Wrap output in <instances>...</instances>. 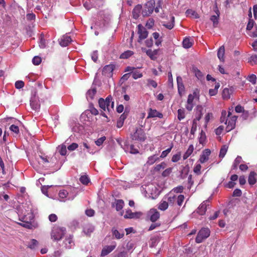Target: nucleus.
<instances>
[{"label":"nucleus","mask_w":257,"mask_h":257,"mask_svg":"<svg viewBox=\"0 0 257 257\" xmlns=\"http://www.w3.org/2000/svg\"><path fill=\"white\" fill-rule=\"evenodd\" d=\"M193 45V41L189 38H186L183 41V46L185 48H189Z\"/></svg>","instance_id":"28"},{"label":"nucleus","mask_w":257,"mask_h":257,"mask_svg":"<svg viewBox=\"0 0 257 257\" xmlns=\"http://www.w3.org/2000/svg\"><path fill=\"white\" fill-rule=\"evenodd\" d=\"M132 139L133 140L143 142L146 139V134L142 129L137 128L136 132L132 135Z\"/></svg>","instance_id":"6"},{"label":"nucleus","mask_w":257,"mask_h":257,"mask_svg":"<svg viewBox=\"0 0 257 257\" xmlns=\"http://www.w3.org/2000/svg\"><path fill=\"white\" fill-rule=\"evenodd\" d=\"M41 61V58L39 56H35L32 60L33 63L35 65H39Z\"/></svg>","instance_id":"54"},{"label":"nucleus","mask_w":257,"mask_h":257,"mask_svg":"<svg viewBox=\"0 0 257 257\" xmlns=\"http://www.w3.org/2000/svg\"><path fill=\"white\" fill-rule=\"evenodd\" d=\"M242 158L240 156H238L234 160L232 166V169L233 170L236 169L238 165L241 162Z\"/></svg>","instance_id":"32"},{"label":"nucleus","mask_w":257,"mask_h":257,"mask_svg":"<svg viewBox=\"0 0 257 257\" xmlns=\"http://www.w3.org/2000/svg\"><path fill=\"white\" fill-rule=\"evenodd\" d=\"M193 71L196 76V77L199 79H201L203 75L202 74V73L196 67H193Z\"/></svg>","instance_id":"44"},{"label":"nucleus","mask_w":257,"mask_h":257,"mask_svg":"<svg viewBox=\"0 0 257 257\" xmlns=\"http://www.w3.org/2000/svg\"><path fill=\"white\" fill-rule=\"evenodd\" d=\"M256 76L255 75L252 74L250 75H249L247 77V80L252 83L253 84H255L256 83Z\"/></svg>","instance_id":"51"},{"label":"nucleus","mask_w":257,"mask_h":257,"mask_svg":"<svg viewBox=\"0 0 257 257\" xmlns=\"http://www.w3.org/2000/svg\"><path fill=\"white\" fill-rule=\"evenodd\" d=\"M79 180L80 182L84 185H87L90 182L88 177L86 175H82L80 177Z\"/></svg>","instance_id":"41"},{"label":"nucleus","mask_w":257,"mask_h":257,"mask_svg":"<svg viewBox=\"0 0 257 257\" xmlns=\"http://www.w3.org/2000/svg\"><path fill=\"white\" fill-rule=\"evenodd\" d=\"M24 86V82L23 81H17L15 83V87L17 89H21Z\"/></svg>","instance_id":"61"},{"label":"nucleus","mask_w":257,"mask_h":257,"mask_svg":"<svg viewBox=\"0 0 257 257\" xmlns=\"http://www.w3.org/2000/svg\"><path fill=\"white\" fill-rule=\"evenodd\" d=\"M186 14L187 17H192L195 19H198L199 18V16L197 12L192 9H188L186 11Z\"/></svg>","instance_id":"25"},{"label":"nucleus","mask_w":257,"mask_h":257,"mask_svg":"<svg viewBox=\"0 0 257 257\" xmlns=\"http://www.w3.org/2000/svg\"><path fill=\"white\" fill-rule=\"evenodd\" d=\"M210 230L208 228H202L198 233L195 241L198 243L202 242L204 239L210 235Z\"/></svg>","instance_id":"4"},{"label":"nucleus","mask_w":257,"mask_h":257,"mask_svg":"<svg viewBox=\"0 0 257 257\" xmlns=\"http://www.w3.org/2000/svg\"><path fill=\"white\" fill-rule=\"evenodd\" d=\"M59 153L62 156H65L67 153L66 146L63 144L58 147Z\"/></svg>","instance_id":"40"},{"label":"nucleus","mask_w":257,"mask_h":257,"mask_svg":"<svg viewBox=\"0 0 257 257\" xmlns=\"http://www.w3.org/2000/svg\"><path fill=\"white\" fill-rule=\"evenodd\" d=\"M181 152H178L177 154L174 155L171 159V161L172 162L176 163L179 161L181 159Z\"/></svg>","instance_id":"46"},{"label":"nucleus","mask_w":257,"mask_h":257,"mask_svg":"<svg viewBox=\"0 0 257 257\" xmlns=\"http://www.w3.org/2000/svg\"><path fill=\"white\" fill-rule=\"evenodd\" d=\"M184 187L182 186H179L173 189L172 191L176 193H182L183 191Z\"/></svg>","instance_id":"60"},{"label":"nucleus","mask_w":257,"mask_h":257,"mask_svg":"<svg viewBox=\"0 0 257 257\" xmlns=\"http://www.w3.org/2000/svg\"><path fill=\"white\" fill-rule=\"evenodd\" d=\"M173 147V145L172 144L169 148H168L167 150L162 152V153L160 156V157L162 158L166 157L168 155V154L171 152Z\"/></svg>","instance_id":"47"},{"label":"nucleus","mask_w":257,"mask_h":257,"mask_svg":"<svg viewBox=\"0 0 257 257\" xmlns=\"http://www.w3.org/2000/svg\"><path fill=\"white\" fill-rule=\"evenodd\" d=\"M134 54V52L131 50H127L122 53L120 56L121 59H127Z\"/></svg>","instance_id":"31"},{"label":"nucleus","mask_w":257,"mask_h":257,"mask_svg":"<svg viewBox=\"0 0 257 257\" xmlns=\"http://www.w3.org/2000/svg\"><path fill=\"white\" fill-rule=\"evenodd\" d=\"M162 25L169 30L172 29L175 26V17L173 16L171 17V22L166 23L165 22H162Z\"/></svg>","instance_id":"21"},{"label":"nucleus","mask_w":257,"mask_h":257,"mask_svg":"<svg viewBox=\"0 0 257 257\" xmlns=\"http://www.w3.org/2000/svg\"><path fill=\"white\" fill-rule=\"evenodd\" d=\"M254 24V21L251 19H249L246 26V30H251L253 27Z\"/></svg>","instance_id":"55"},{"label":"nucleus","mask_w":257,"mask_h":257,"mask_svg":"<svg viewBox=\"0 0 257 257\" xmlns=\"http://www.w3.org/2000/svg\"><path fill=\"white\" fill-rule=\"evenodd\" d=\"M256 176L257 174L255 172L251 171L250 172L248 177V182L250 185L252 186L256 183Z\"/></svg>","instance_id":"17"},{"label":"nucleus","mask_w":257,"mask_h":257,"mask_svg":"<svg viewBox=\"0 0 257 257\" xmlns=\"http://www.w3.org/2000/svg\"><path fill=\"white\" fill-rule=\"evenodd\" d=\"M201 166L200 164H197L194 168L193 171L197 175L201 174Z\"/></svg>","instance_id":"56"},{"label":"nucleus","mask_w":257,"mask_h":257,"mask_svg":"<svg viewBox=\"0 0 257 257\" xmlns=\"http://www.w3.org/2000/svg\"><path fill=\"white\" fill-rule=\"evenodd\" d=\"M210 205V201L206 200L204 201L196 209V212L200 215H203L205 214L207 207Z\"/></svg>","instance_id":"8"},{"label":"nucleus","mask_w":257,"mask_h":257,"mask_svg":"<svg viewBox=\"0 0 257 257\" xmlns=\"http://www.w3.org/2000/svg\"><path fill=\"white\" fill-rule=\"evenodd\" d=\"M142 9V6L141 5H138L134 8L132 12L134 18L136 19L139 17Z\"/></svg>","instance_id":"20"},{"label":"nucleus","mask_w":257,"mask_h":257,"mask_svg":"<svg viewBox=\"0 0 257 257\" xmlns=\"http://www.w3.org/2000/svg\"><path fill=\"white\" fill-rule=\"evenodd\" d=\"M115 68L114 64H109L105 66L102 70V74L107 77H112V72Z\"/></svg>","instance_id":"9"},{"label":"nucleus","mask_w":257,"mask_h":257,"mask_svg":"<svg viewBox=\"0 0 257 257\" xmlns=\"http://www.w3.org/2000/svg\"><path fill=\"white\" fill-rule=\"evenodd\" d=\"M178 112V119L181 120L185 117V110L184 109H179L177 111Z\"/></svg>","instance_id":"43"},{"label":"nucleus","mask_w":257,"mask_h":257,"mask_svg":"<svg viewBox=\"0 0 257 257\" xmlns=\"http://www.w3.org/2000/svg\"><path fill=\"white\" fill-rule=\"evenodd\" d=\"M112 98L111 95L108 96L104 101H106V104H107V110L108 111H110L109 108L110 104H111V108H113L114 106V102L112 101Z\"/></svg>","instance_id":"29"},{"label":"nucleus","mask_w":257,"mask_h":257,"mask_svg":"<svg viewBox=\"0 0 257 257\" xmlns=\"http://www.w3.org/2000/svg\"><path fill=\"white\" fill-rule=\"evenodd\" d=\"M155 117L162 118L163 117V114L161 112L158 111L156 109L150 108L148 110L147 118H154Z\"/></svg>","instance_id":"13"},{"label":"nucleus","mask_w":257,"mask_h":257,"mask_svg":"<svg viewBox=\"0 0 257 257\" xmlns=\"http://www.w3.org/2000/svg\"><path fill=\"white\" fill-rule=\"evenodd\" d=\"M112 232L113 235L114 236L115 238L118 239L121 238L124 236L123 232L120 233L117 229L112 228Z\"/></svg>","instance_id":"33"},{"label":"nucleus","mask_w":257,"mask_h":257,"mask_svg":"<svg viewBox=\"0 0 257 257\" xmlns=\"http://www.w3.org/2000/svg\"><path fill=\"white\" fill-rule=\"evenodd\" d=\"M154 5L155 2L154 1H149L145 4L142 12L143 17H148L152 14L154 10Z\"/></svg>","instance_id":"5"},{"label":"nucleus","mask_w":257,"mask_h":257,"mask_svg":"<svg viewBox=\"0 0 257 257\" xmlns=\"http://www.w3.org/2000/svg\"><path fill=\"white\" fill-rule=\"evenodd\" d=\"M248 62L251 65L257 64V55H252L249 58Z\"/></svg>","instance_id":"39"},{"label":"nucleus","mask_w":257,"mask_h":257,"mask_svg":"<svg viewBox=\"0 0 257 257\" xmlns=\"http://www.w3.org/2000/svg\"><path fill=\"white\" fill-rule=\"evenodd\" d=\"M242 194V192L239 189H235L233 192L232 196L233 197H240Z\"/></svg>","instance_id":"62"},{"label":"nucleus","mask_w":257,"mask_h":257,"mask_svg":"<svg viewBox=\"0 0 257 257\" xmlns=\"http://www.w3.org/2000/svg\"><path fill=\"white\" fill-rule=\"evenodd\" d=\"M225 48L224 46H221L217 51V57L221 62H224Z\"/></svg>","instance_id":"22"},{"label":"nucleus","mask_w":257,"mask_h":257,"mask_svg":"<svg viewBox=\"0 0 257 257\" xmlns=\"http://www.w3.org/2000/svg\"><path fill=\"white\" fill-rule=\"evenodd\" d=\"M96 93V89L93 88L89 89L86 93V97L88 100H92Z\"/></svg>","instance_id":"24"},{"label":"nucleus","mask_w":257,"mask_h":257,"mask_svg":"<svg viewBox=\"0 0 257 257\" xmlns=\"http://www.w3.org/2000/svg\"><path fill=\"white\" fill-rule=\"evenodd\" d=\"M154 20L153 18H150L147 22L146 26L148 29H151L154 25Z\"/></svg>","instance_id":"50"},{"label":"nucleus","mask_w":257,"mask_h":257,"mask_svg":"<svg viewBox=\"0 0 257 257\" xmlns=\"http://www.w3.org/2000/svg\"><path fill=\"white\" fill-rule=\"evenodd\" d=\"M138 34H139L138 42L141 43L142 41L146 39L148 35V32L141 24L138 25Z\"/></svg>","instance_id":"7"},{"label":"nucleus","mask_w":257,"mask_h":257,"mask_svg":"<svg viewBox=\"0 0 257 257\" xmlns=\"http://www.w3.org/2000/svg\"><path fill=\"white\" fill-rule=\"evenodd\" d=\"M172 172V168H168L165 170L162 173V176L164 177L169 176Z\"/></svg>","instance_id":"52"},{"label":"nucleus","mask_w":257,"mask_h":257,"mask_svg":"<svg viewBox=\"0 0 257 257\" xmlns=\"http://www.w3.org/2000/svg\"><path fill=\"white\" fill-rule=\"evenodd\" d=\"M211 151L209 149H207L204 150L202 155L199 158V161L201 163L203 164L207 162L209 159V157L210 155Z\"/></svg>","instance_id":"14"},{"label":"nucleus","mask_w":257,"mask_h":257,"mask_svg":"<svg viewBox=\"0 0 257 257\" xmlns=\"http://www.w3.org/2000/svg\"><path fill=\"white\" fill-rule=\"evenodd\" d=\"M132 75L134 79H137L138 78H141L143 76V74L136 69L134 71V72H133Z\"/></svg>","instance_id":"42"},{"label":"nucleus","mask_w":257,"mask_h":257,"mask_svg":"<svg viewBox=\"0 0 257 257\" xmlns=\"http://www.w3.org/2000/svg\"><path fill=\"white\" fill-rule=\"evenodd\" d=\"M123 205L124 202L122 200H117L116 202V210L117 211H119L121 210L123 208Z\"/></svg>","instance_id":"45"},{"label":"nucleus","mask_w":257,"mask_h":257,"mask_svg":"<svg viewBox=\"0 0 257 257\" xmlns=\"http://www.w3.org/2000/svg\"><path fill=\"white\" fill-rule=\"evenodd\" d=\"M231 115V113L230 111H228L227 116L229 117V118L226 119L225 121V124H227L226 127V131L227 132H228L234 128L237 118V116L233 115L230 116Z\"/></svg>","instance_id":"3"},{"label":"nucleus","mask_w":257,"mask_h":257,"mask_svg":"<svg viewBox=\"0 0 257 257\" xmlns=\"http://www.w3.org/2000/svg\"><path fill=\"white\" fill-rule=\"evenodd\" d=\"M143 51L146 52L147 55L152 60H155L157 59L156 55L158 53L159 50L156 49L152 51L151 49L146 50L145 48H142Z\"/></svg>","instance_id":"16"},{"label":"nucleus","mask_w":257,"mask_h":257,"mask_svg":"<svg viewBox=\"0 0 257 257\" xmlns=\"http://www.w3.org/2000/svg\"><path fill=\"white\" fill-rule=\"evenodd\" d=\"M168 206L169 204L167 201L162 200L159 204L158 209L162 211H165L168 208Z\"/></svg>","instance_id":"36"},{"label":"nucleus","mask_w":257,"mask_h":257,"mask_svg":"<svg viewBox=\"0 0 257 257\" xmlns=\"http://www.w3.org/2000/svg\"><path fill=\"white\" fill-rule=\"evenodd\" d=\"M125 218H135L139 217L138 213H134L131 210H127L126 211L125 214L124 215Z\"/></svg>","instance_id":"23"},{"label":"nucleus","mask_w":257,"mask_h":257,"mask_svg":"<svg viewBox=\"0 0 257 257\" xmlns=\"http://www.w3.org/2000/svg\"><path fill=\"white\" fill-rule=\"evenodd\" d=\"M184 199V196L181 194L179 195L177 197H176L177 203L178 206H181L182 205Z\"/></svg>","instance_id":"48"},{"label":"nucleus","mask_w":257,"mask_h":257,"mask_svg":"<svg viewBox=\"0 0 257 257\" xmlns=\"http://www.w3.org/2000/svg\"><path fill=\"white\" fill-rule=\"evenodd\" d=\"M167 199L168 204L173 205L176 201V196L175 195H172L171 193L168 194Z\"/></svg>","instance_id":"37"},{"label":"nucleus","mask_w":257,"mask_h":257,"mask_svg":"<svg viewBox=\"0 0 257 257\" xmlns=\"http://www.w3.org/2000/svg\"><path fill=\"white\" fill-rule=\"evenodd\" d=\"M116 247L115 245L106 246L101 250V256H104L111 252Z\"/></svg>","instance_id":"18"},{"label":"nucleus","mask_w":257,"mask_h":257,"mask_svg":"<svg viewBox=\"0 0 257 257\" xmlns=\"http://www.w3.org/2000/svg\"><path fill=\"white\" fill-rule=\"evenodd\" d=\"M230 97V90L227 88H224L222 91V97L224 99H228Z\"/></svg>","instance_id":"38"},{"label":"nucleus","mask_w":257,"mask_h":257,"mask_svg":"<svg viewBox=\"0 0 257 257\" xmlns=\"http://www.w3.org/2000/svg\"><path fill=\"white\" fill-rule=\"evenodd\" d=\"M63 243L64 244V247L66 249H71L72 246L75 245L73 241V235H69L68 236H67L63 241Z\"/></svg>","instance_id":"11"},{"label":"nucleus","mask_w":257,"mask_h":257,"mask_svg":"<svg viewBox=\"0 0 257 257\" xmlns=\"http://www.w3.org/2000/svg\"><path fill=\"white\" fill-rule=\"evenodd\" d=\"M228 149V147L226 145H223L220 149L219 157L220 158H223L226 155Z\"/></svg>","instance_id":"35"},{"label":"nucleus","mask_w":257,"mask_h":257,"mask_svg":"<svg viewBox=\"0 0 257 257\" xmlns=\"http://www.w3.org/2000/svg\"><path fill=\"white\" fill-rule=\"evenodd\" d=\"M194 99V96H193L192 94H190L188 96V99L187 101V103L185 105V107L186 109L190 111H191L194 107V103L193 100Z\"/></svg>","instance_id":"15"},{"label":"nucleus","mask_w":257,"mask_h":257,"mask_svg":"<svg viewBox=\"0 0 257 257\" xmlns=\"http://www.w3.org/2000/svg\"><path fill=\"white\" fill-rule=\"evenodd\" d=\"M219 15H213V16H211L210 18V20L213 23V27L214 28H216L217 27V25L218 24V23H219Z\"/></svg>","instance_id":"30"},{"label":"nucleus","mask_w":257,"mask_h":257,"mask_svg":"<svg viewBox=\"0 0 257 257\" xmlns=\"http://www.w3.org/2000/svg\"><path fill=\"white\" fill-rule=\"evenodd\" d=\"M34 218V215L33 212L31 211L27 213V214L24 215L20 220L23 223H19V224L23 227L28 229H33L34 226L32 224L31 222Z\"/></svg>","instance_id":"2"},{"label":"nucleus","mask_w":257,"mask_h":257,"mask_svg":"<svg viewBox=\"0 0 257 257\" xmlns=\"http://www.w3.org/2000/svg\"><path fill=\"white\" fill-rule=\"evenodd\" d=\"M159 160V158L156 155H154L149 157L148 159V161L146 163L148 165H152L154 164L156 161Z\"/></svg>","instance_id":"27"},{"label":"nucleus","mask_w":257,"mask_h":257,"mask_svg":"<svg viewBox=\"0 0 257 257\" xmlns=\"http://www.w3.org/2000/svg\"><path fill=\"white\" fill-rule=\"evenodd\" d=\"M48 218L50 221L53 222L57 220L58 217L55 214L52 213L49 215Z\"/></svg>","instance_id":"58"},{"label":"nucleus","mask_w":257,"mask_h":257,"mask_svg":"<svg viewBox=\"0 0 257 257\" xmlns=\"http://www.w3.org/2000/svg\"><path fill=\"white\" fill-rule=\"evenodd\" d=\"M194 146L193 145H190L186 152L183 155V158L184 160L187 159L193 152Z\"/></svg>","instance_id":"26"},{"label":"nucleus","mask_w":257,"mask_h":257,"mask_svg":"<svg viewBox=\"0 0 257 257\" xmlns=\"http://www.w3.org/2000/svg\"><path fill=\"white\" fill-rule=\"evenodd\" d=\"M66 229L64 227L54 226L51 232V238L54 241L60 240L66 233Z\"/></svg>","instance_id":"1"},{"label":"nucleus","mask_w":257,"mask_h":257,"mask_svg":"<svg viewBox=\"0 0 257 257\" xmlns=\"http://www.w3.org/2000/svg\"><path fill=\"white\" fill-rule=\"evenodd\" d=\"M10 130L16 134L19 133V128L17 125L12 124L10 127Z\"/></svg>","instance_id":"57"},{"label":"nucleus","mask_w":257,"mask_h":257,"mask_svg":"<svg viewBox=\"0 0 257 257\" xmlns=\"http://www.w3.org/2000/svg\"><path fill=\"white\" fill-rule=\"evenodd\" d=\"M98 104L99 107L102 108L103 110H105L106 108L107 109V104H106V101L102 98H100L98 100Z\"/></svg>","instance_id":"34"},{"label":"nucleus","mask_w":257,"mask_h":257,"mask_svg":"<svg viewBox=\"0 0 257 257\" xmlns=\"http://www.w3.org/2000/svg\"><path fill=\"white\" fill-rule=\"evenodd\" d=\"M105 139H106L105 137H101L95 142V144L98 146H100V145H101L103 144V143L105 140Z\"/></svg>","instance_id":"63"},{"label":"nucleus","mask_w":257,"mask_h":257,"mask_svg":"<svg viewBox=\"0 0 257 257\" xmlns=\"http://www.w3.org/2000/svg\"><path fill=\"white\" fill-rule=\"evenodd\" d=\"M167 165L165 162H162L161 164L156 165L154 168L155 171L158 172L162 169H164Z\"/></svg>","instance_id":"49"},{"label":"nucleus","mask_w":257,"mask_h":257,"mask_svg":"<svg viewBox=\"0 0 257 257\" xmlns=\"http://www.w3.org/2000/svg\"><path fill=\"white\" fill-rule=\"evenodd\" d=\"M204 111V107L202 105H198L195 109V118L194 120V123L196 121H199L201 118Z\"/></svg>","instance_id":"10"},{"label":"nucleus","mask_w":257,"mask_h":257,"mask_svg":"<svg viewBox=\"0 0 257 257\" xmlns=\"http://www.w3.org/2000/svg\"><path fill=\"white\" fill-rule=\"evenodd\" d=\"M78 147V145L77 143H73L68 147V150L70 151H73L76 150Z\"/></svg>","instance_id":"59"},{"label":"nucleus","mask_w":257,"mask_h":257,"mask_svg":"<svg viewBox=\"0 0 257 257\" xmlns=\"http://www.w3.org/2000/svg\"><path fill=\"white\" fill-rule=\"evenodd\" d=\"M68 195V192L67 190H62L59 193V196L61 198L64 199L67 197Z\"/></svg>","instance_id":"53"},{"label":"nucleus","mask_w":257,"mask_h":257,"mask_svg":"<svg viewBox=\"0 0 257 257\" xmlns=\"http://www.w3.org/2000/svg\"><path fill=\"white\" fill-rule=\"evenodd\" d=\"M114 257H127V252L125 251H121L115 254Z\"/></svg>","instance_id":"64"},{"label":"nucleus","mask_w":257,"mask_h":257,"mask_svg":"<svg viewBox=\"0 0 257 257\" xmlns=\"http://www.w3.org/2000/svg\"><path fill=\"white\" fill-rule=\"evenodd\" d=\"M71 42V38L68 36H64L59 41L60 45L62 47H66Z\"/></svg>","instance_id":"19"},{"label":"nucleus","mask_w":257,"mask_h":257,"mask_svg":"<svg viewBox=\"0 0 257 257\" xmlns=\"http://www.w3.org/2000/svg\"><path fill=\"white\" fill-rule=\"evenodd\" d=\"M148 216L150 217V220L153 222H156L160 218V213L156 209H151L149 213Z\"/></svg>","instance_id":"12"}]
</instances>
